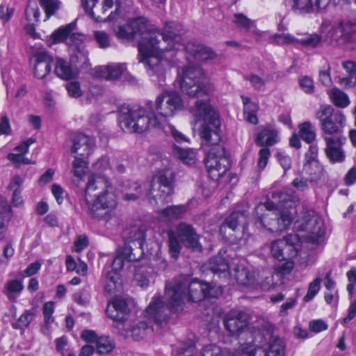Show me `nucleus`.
I'll return each instance as SVG.
<instances>
[{
    "label": "nucleus",
    "mask_w": 356,
    "mask_h": 356,
    "mask_svg": "<svg viewBox=\"0 0 356 356\" xmlns=\"http://www.w3.org/2000/svg\"><path fill=\"white\" fill-rule=\"evenodd\" d=\"M184 108L181 95L175 91H164L160 94L153 105L148 102L145 106L139 105L123 106L120 109L118 122L125 131L143 133L150 127L163 129L177 142L186 141V136L168 123V118L174 116Z\"/></svg>",
    "instance_id": "1"
},
{
    "label": "nucleus",
    "mask_w": 356,
    "mask_h": 356,
    "mask_svg": "<svg viewBox=\"0 0 356 356\" xmlns=\"http://www.w3.org/2000/svg\"><path fill=\"white\" fill-rule=\"evenodd\" d=\"M195 116L202 120L200 134L208 145L212 147L205 157V165L209 177L215 180L222 177L230 167V159L220 140V120L217 112L207 101H197L193 111Z\"/></svg>",
    "instance_id": "2"
},
{
    "label": "nucleus",
    "mask_w": 356,
    "mask_h": 356,
    "mask_svg": "<svg viewBox=\"0 0 356 356\" xmlns=\"http://www.w3.org/2000/svg\"><path fill=\"white\" fill-rule=\"evenodd\" d=\"M81 206L98 220L108 222L115 216L117 195L106 175L94 173L88 177Z\"/></svg>",
    "instance_id": "3"
},
{
    "label": "nucleus",
    "mask_w": 356,
    "mask_h": 356,
    "mask_svg": "<svg viewBox=\"0 0 356 356\" xmlns=\"http://www.w3.org/2000/svg\"><path fill=\"white\" fill-rule=\"evenodd\" d=\"M150 30L156 33V39L150 43L154 44L156 49L147 59L146 70L152 81L163 87L165 81L166 61L163 60L162 54L175 48V44L181 41L185 30L181 24L175 22H166L162 33L152 28Z\"/></svg>",
    "instance_id": "4"
},
{
    "label": "nucleus",
    "mask_w": 356,
    "mask_h": 356,
    "mask_svg": "<svg viewBox=\"0 0 356 356\" xmlns=\"http://www.w3.org/2000/svg\"><path fill=\"white\" fill-rule=\"evenodd\" d=\"M272 197L277 204L266 201L258 204L254 209V216L257 222L269 232H283L291 225L293 219L291 205H288L292 202V192L283 189L274 193Z\"/></svg>",
    "instance_id": "5"
},
{
    "label": "nucleus",
    "mask_w": 356,
    "mask_h": 356,
    "mask_svg": "<svg viewBox=\"0 0 356 356\" xmlns=\"http://www.w3.org/2000/svg\"><path fill=\"white\" fill-rule=\"evenodd\" d=\"M212 288L208 283L193 280L188 283L182 277L165 284V298L172 307H182L184 300L198 302L204 298L213 297Z\"/></svg>",
    "instance_id": "6"
},
{
    "label": "nucleus",
    "mask_w": 356,
    "mask_h": 356,
    "mask_svg": "<svg viewBox=\"0 0 356 356\" xmlns=\"http://www.w3.org/2000/svg\"><path fill=\"white\" fill-rule=\"evenodd\" d=\"M115 33L121 40H130L136 36L140 37L138 42L139 61L146 65L147 59L156 49L150 43L156 39V33L151 32L147 19L142 17L134 19L125 25L117 26Z\"/></svg>",
    "instance_id": "7"
},
{
    "label": "nucleus",
    "mask_w": 356,
    "mask_h": 356,
    "mask_svg": "<svg viewBox=\"0 0 356 356\" xmlns=\"http://www.w3.org/2000/svg\"><path fill=\"white\" fill-rule=\"evenodd\" d=\"M179 86L189 97L208 95L211 90L209 79L203 70L197 66H187L178 70Z\"/></svg>",
    "instance_id": "8"
},
{
    "label": "nucleus",
    "mask_w": 356,
    "mask_h": 356,
    "mask_svg": "<svg viewBox=\"0 0 356 356\" xmlns=\"http://www.w3.org/2000/svg\"><path fill=\"white\" fill-rule=\"evenodd\" d=\"M316 118L320 121L322 137L343 138V128L346 125V117L339 111H334V108L327 104L321 105L316 113Z\"/></svg>",
    "instance_id": "9"
},
{
    "label": "nucleus",
    "mask_w": 356,
    "mask_h": 356,
    "mask_svg": "<svg viewBox=\"0 0 356 356\" xmlns=\"http://www.w3.org/2000/svg\"><path fill=\"white\" fill-rule=\"evenodd\" d=\"M294 228L298 232H305L312 243H319L324 238L325 227L323 219L314 211H305L294 223Z\"/></svg>",
    "instance_id": "10"
},
{
    "label": "nucleus",
    "mask_w": 356,
    "mask_h": 356,
    "mask_svg": "<svg viewBox=\"0 0 356 356\" xmlns=\"http://www.w3.org/2000/svg\"><path fill=\"white\" fill-rule=\"evenodd\" d=\"M172 193V181L164 172H159L152 177L147 196L152 204H165L171 200Z\"/></svg>",
    "instance_id": "11"
},
{
    "label": "nucleus",
    "mask_w": 356,
    "mask_h": 356,
    "mask_svg": "<svg viewBox=\"0 0 356 356\" xmlns=\"http://www.w3.org/2000/svg\"><path fill=\"white\" fill-rule=\"evenodd\" d=\"M325 40L332 45H346L356 47V23L340 22L334 24L325 35Z\"/></svg>",
    "instance_id": "12"
},
{
    "label": "nucleus",
    "mask_w": 356,
    "mask_h": 356,
    "mask_svg": "<svg viewBox=\"0 0 356 356\" xmlns=\"http://www.w3.org/2000/svg\"><path fill=\"white\" fill-rule=\"evenodd\" d=\"M170 309L176 312L182 310L183 307H172L164 296H154L149 306L146 308L145 317L154 321L157 325L162 327L166 324L170 318Z\"/></svg>",
    "instance_id": "13"
},
{
    "label": "nucleus",
    "mask_w": 356,
    "mask_h": 356,
    "mask_svg": "<svg viewBox=\"0 0 356 356\" xmlns=\"http://www.w3.org/2000/svg\"><path fill=\"white\" fill-rule=\"evenodd\" d=\"M259 346L245 343L243 344L239 352L231 353L226 348H222L216 344L205 346L202 350V356H254Z\"/></svg>",
    "instance_id": "14"
},
{
    "label": "nucleus",
    "mask_w": 356,
    "mask_h": 356,
    "mask_svg": "<svg viewBox=\"0 0 356 356\" xmlns=\"http://www.w3.org/2000/svg\"><path fill=\"white\" fill-rule=\"evenodd\" d=\"M71 154L74 156L88 158L92 152L95 144L93 138L82 133H76L71 136Z\"/></svg>",
    "instance_id": "15"
},
{
    "label": "nucleus",
    "mask_w": 356,
    "mask_h": 356,
    "mask_svg": "<svg viewBox=\"0 0 356 356\" xmlns=\"http://www.w3.org/2000/svg\"><path fill=\"white\" fill-rule=\"evenodd\" d=\"M250 321V315L242 311L231 310L224 319V325L232 335L238 334L245 329Z\"/></svg>",
    "instance_id": "16"
},
{
    "label": "nucleus",
    "mask_w": 356,
    "mask_h": 356,
    "mask_svg": "<svg viewBox=\"0 0 356 356\" xmlns=\"http://www.w3.org/2000/svg\"><path fill=\"white\" fill-rule=\"evenodd\" d=\"M175 234L186 248L193 251H201L199 236L191 225L186 222L179 223L176 227Z\"/></svg>",
    "instance_id": "17"
},
{
    "label": "nucleus",
    "mask_w": 356,
    "mask_h": 356,
    "mask_svg": "<svg viewBox=\"0 0 356 356\" xmlns=\"http://www.w3.org/2000/svg\"><path fill=\"white\" fill-rule=\"evenodd\" d=\"M325 153L329 161L334 163H341L345 159V152L342 146L345 144L346 138H326Z\"/></svg>",
    "instance_id": "18"
},
{
    "label": "nucleus",
    "mask_w": 356,
    "mask_h": 356,
    "mask_svg": "<svg viewBox=\"0 0 356 356\" xmlns=\"http://www.w3.org/2000/svg\"><path fill=\"white\" fill-rule=\"evenodd\" d=\"M106 312L109 318L115 322L121 323L127 319L130 309L127 300L116 298L108 304Z\"/></svg>",
    "instance_id": "19"
},
{
    "label": "nucleus",
    "mask_w": 356,
    "mask_h": 356,
    "mask_svg": "<svg viewBox=\"0 0 356 356\" xmlns=\"http://www.w3.org/2000/svg\"><path fill=\"white\" fill-rule=\"evenodd\" d=\"M124 63H111L108 65L98 66L94 69V76L108 81L119 79L126 71Z\"/></svg>",
    "instance_id": "20"
},
{
    "label": "nucleus",
    "mask_w": 356,
    "mask_h": 356,
    "mask_svg": "<svg viewBox=\"0 0 356 356\" xmlns=\"http://www.w3.org/2000/svg\"><path fill=\"white\" fill-rule=\"evenodd\" d=\"M140 258V255L134 252V246L125 243L124 246L120 248L112 263V270L119 272L124 266L126 262L136 261Z\"/></svg>",
    "instance_id": "21"
},
{
    "label": "nucleus",
    "mask_w": 356,
    "mask_h": 356,
    "mask_svg": "<svg viewBox=\"0 0 356 356\" xmlns=\"http://www.w3.org/2000/svg\"><path fill=\"white\" fill-rule=\"evenodd\" d=\"M34 76L38 79H43L51 72L52 56L47 51H38L34 54Z\"/></svg>",
    "instance_id": "22"
},
{
    "label": "nucleus",
    "mask_w": 356,
    "mask_h": 356,
    "mask_svg": "<svg viewBox=\"0 0 356 356\" xmlns=\"http://www.w3.org/2000/svg\"><path fill=\"white\" fill-rule=\"evenodd\" d=\"M330 6V0H293V10L300 13L324 10Z\"/></svg>",
    "instance_id": "23"
},
{
    "label": "nucleus",
    "mask_w": 356,
    "mask_h": 356,
    "mask_svg": "<svg viewBox=\"0 0 356 356\" xmlns=\"http://www.w3.org/2000/svg\"><path fill=\"white\" fill-rule=\"evenodd\" d=\"M79 72L78 67L74 65L71 60L67 61L61 58L56 59L54 73L57 76L65 80H69L76 78Z\"/></svg>",
    "instance_id": "24"
},
{
    "label": "nucleus",
    "mask_w": 356,
    "mask_h": 356,
    "mask_svg": "<svg viewBox=\"0 0 356 356\" xmlns=\"http://www.w3.org/2000/svg\"><path fill=\"white\" fill-rule=\"evenodd\" d=\"M248 216L245 211H234L227 218H225L220 225L219 232L222 236L227 234V229L232 232L236 230L238 225L242 222H245Z\"/></svg>",
    "instance_id": "25"
},
{
    "label": "nucleus",
    "mask_w": 356,
    "mask_h": 356,
    "mask_svg": "<svg viewBox=\"0 0 356 356\" xmlns=\"http://www.w3.org/2000/svg\"><path fill=\"white\" fill-rule=\"evenodd\" d=\"M70 60L71 62L79 68L87 69L90 66L88 59V51L84 46H76L70 47Z\"/></svg>",
    "instance_id": "26"
},
{
    "label": "nucleus",
    "mask_w": 356,
    "mask_h": 356,
    "mask_svg": "<svg viewBox=\"0 0 356 356\" xmlns=\"http://www.w3.org/2000/svg\"><path fill=\"white\" fill-rule=\"evenodd\" d=\"M129 239L136 248L134 252L141 257L143 254L142 246L145 238V230L143 227H133L129 233Z\"/></svg>",
    "instance_id": "27"
},
{
    "label": "nucleus",
    "mask_w": 356,
    "mask_h": 356,
    "mask_svg": "<svg viewBox=\"0 0 356 356\" xmlns=\"http://www.w3.org/2000/svg\"><path fill=\"white\" fill-rule=\"evenodd\" d=\"M186 49L199 60H207L216 57L215 53L211 49L200 44H188Z\"/></svg>",
    "instance_id": "28"
},
{
    "label": "nucleus",
    "mask_w": 356,
    "mask_h": 356,
    "mask_svg": "<svg viewBox=\"0 0 356 356\" xmlns=\"http://www.w3.org/2000/svg\"><path fill=\"white\" fill-rule=\"evenodd\" d=\"M186 211V207L184 205L169 206L159 212V217L163 221L177 220L181 218Z\"/></svg>",
    "instance_id": "29"
},
{
    "label": "nucleus",
    "mask_w": 356,
    "mask_h": 356,
    "mask_svg": "<svg viewBox=\"0 0 356 356\" xmlns=\"http://www.w3.org/2000/svg\"><path fill=\"white\" fill-rule=\"evenodd\" d=\"M277 131L274 129H266L262 130L257 138V143L259 146H271L277 143Z\"/></svg>",
    "instance_id": "30"
},
{
    "label": "nucleus",
    "mask_w": 356,
    "mask_h": 356,
    "mask_svg": "<svg viewBox=\"0 0 356 356\" xmlns=\"http://www.w3.org/2000/svg\"><path fill=\"white\" fill-rule=\"evenodd\" d=\"M24 289L22 281L19 280H13L7 282L4 288V293L7 298L15 302Z\"/></svg>",
    "instance_id": "31"
},
{
    "label": "nucleus",
    "mask_w": 356,
    "mask_h": 356,
    "mask_svg": "<svg viewBox=\"0 0 356 356\" xmlns=\"http://www.w3.org/2000/svg\"><path fill=\"white\" fill-rule=\"evenodd\" d=\"M285 245L286 242L281 239L274 241L270 248L273 257L280 261L294 257L293 255H289V251H287Z\"/></svg>",
    "instance_id": "32"
},
{
    "label": "nucleus",
    "mask_w": 356,
    "mask_h": 356,
    "mask_svg": "<svg viewBox=\"0 0 356 356\" xmlns=\"http://www.w3.org/2000/svg\"><path fill=\"white\" fill-rule=\"evenodd\" d=\"M152 327L145 321H140L135 323L131 329V335L136 341L144 339L147 336L151 334Z\"/></svg>",
    "instance_id": "33"
},
{
    "label": "nucleus",
    "mask_w": 356,
    "mask_h": 356,
    "mask_svg": "<svg viewBox=\"0 0 356 356\" xmlns=\"http://www.w3.org/2000/svg\"><path fill=\"white\" fill-rule=\"evenodd\" d=\"M245 79L248 81L251 86L256 90H264L266 84L270 81V76L266 74H262L259 76L255 74H250L245 76Z\"/></svg>",
    "instance_id": "34"
},
{
    "label": "nucleus",
    "mask_w": 356,
    "mask_h": 356,
    "mask_svg": "<svg viewBox=\"0 0 356 356\" xmlns=\"http://www.w3.org/2000/svg\"><path fill=\"white\" fill-rule=\"evenodd\" d=\"M318 148L316 145H311L308 151L305 154V163L306 170H309V165L314 167L316 172L320 170V163L317 159Z\"/></svg>",
    "instance_id": "35"
},
{
    "label": "nucleus",
    "mask_w": 356,
    "mask_h": 356,
    "mask_svg": "<svg viewBox=\"0 0 356 356\" xmlns=\"http://www.w3.org/2000/svg\"><path fill=\"white\" fill-rule=\"evenodd\" d=\"M172 154L188 165H192L195 162V153L188 149H182L174 145L172 146Z\"/></svg>",
    "instance_id": "36"
},
{
    "label": "nucleus",
    "mask_w": 356,
    "mask_h": 356,
    "mask_svg": "<svg viewBox=\"0 0 356 356\" xmlns=\"http://www.w3.org/2000/svg\"><path fill=\"white\" fill-rule=\"evenodd\" d=\"M299 136L307 143L311 144L316 139V131L310 122H305L298 126Z\"/></svg>",
    "instance_id": "37"
},
{
    "label": "nucleus",
    "mask_w": 356,
    "mask_h": 356,
    "mask_svg": "<svg viewBox=\"0 0 356 356\" xmlns=\"http://www.w3.org/2000/svg\"><path fill=\"white\" fill-rule=\"evenodd\" d=\"M343 67L348 73V76L342 79V83L349 88L356 86V63L353 61H345Z\"/></svg>",
    "instance_id": "38"
},
{
    "label": "nucleus",
    "mask_w": 356,
    "mask_h": 356,
    "mask_svg": "<svg viewBox=\"0 0 356 356\" xmlns=\"http://www.w3.org/2000/svg\"><path fill=\"white\" fill-rule=\"evenodd\" d=\"M208 268L213 273H226L229 266L227 261L221 256L211 258L208 263Z\"/></svg>",
    "instance_id": "39"
},
{
    "label": "nucleus",
    "mask_w": 356,
    "mask_h": 356,
    "mask_svg": "<svg viewBox=\"0 0 356 356\" xmlns=\"http://www.w3.org/2000/svg\"><path fill=\"white\" fill-rule=\"evenodd\" d=\"M34 316L35 312L33 310H25V312L19 317L17 321L12 323L13 328L15 330H21L24 332L32 322Z\"/></svg>",
    "instance_id": "40"
},
{
    "label": "nucleus",
    "mask_w": 356,
    "mask_h": 356,
    "mask_svg": "<svg viewBox=\"0 0 356 356\" xmlns=\"http://www.w3.org/2000/svg\"><path fill=\"white\" fill-rule=\"evenodd\" d=\"M127 191L123 195V199L127 201H135L141 195V187L135 181H127L125 184Z\"/></svg>",
    "instance_id": "41"
},
{
    "label": "nucleus",
    "mask_w": 356,
    "mask_h": 356,
    "mask_svg": "<svg viewBox=\"0 0 356 356\" xmlns=\"http://www.w3.org/2000/svg\"><path fill=\"white\" fill-rule=\"evenodd\" d=\"M235 277L237 282L242 285L249 286L252 284L255 280L253 273L250 272L245 268H238L235 270Z\"/></svg>",
    "instance_id": "42"
},
{
    "label": "nucleus",
    "mask_w": 356,
    "mask_h": 356,
    "mask_svg": "<svg viewBox=\"0 0 356 356\" xmlns=\"http://www.w3.org/2000/svg\"><path fill=\"white\" fill-rule=\"evenodd\" d=\"M168 243H169V252L171 257L174 259H177L181 252V245L177 237L175 232L173 230H169L168 232Z\"/></svg>",
    "instance_id": "43"
},
{
    "label": "nucleus",
    "mask_w": 356,
    "mask_h": 356,
    "mask_svg": "<svg viewBox=\"0 0 356 356\" xmlns=\"http://www.w3.org/2000/svg\"><path fill=\"white\" fill-rule=\"evenodd\" d=\"M330 98L334 105L340 108H345L350 104L348 95L337 88L331 90Z\"/></svg>",
    "instance_id": "44"
},
{
    "label": "nucleus",
    "mask_w": 356,
    "mask_h": 356,
    "mask_svg": "<svg viewBox=\"0 0 356 356\" xmlns=\"http://www.w3.org/2000/svg\"><path fill=\"white\" fill-rule=\"evenodd\" d=\"M39 3L43 8L47 19L56 14L61 4L59 0H39Z\"/></svg>",
    "instance_id": "45"
},
{
    "label": "nucleus",
    "mask_w": 356,
    "mask_h": 356,
    "mask_svg": "<svg viewBox=\"0 0 356 356\" xmlns=\"http://www.w3.org/2000/svg\"><path fill=\"white\" fill-rule=\"evenodd\" d=\"M265 356H284V345L282 340L279 338L273 339Z\"/></svg>",
    "instance_id": "46"
},
{
    "label": "nucleus",
    "mask_w": 356,
    "mask_h": 356,
    "mask_svg": "<svg viewBox=\"0 0 356 356\" xmlns=\"http://www.w3.org/2000/svg\"><path fill=\"white\" fill-rule=\"evenodd\" d=\"M26 18L29 23L35 24L40 20V12L37 3L35 1L29 2L26 10Z\"/></svg>",
    "instance_id": "47"
},
{
    "label": "nucleus",
    "mask_w": 356,
    "mask_h": 356,
    "mask_svg": "<svg viewBox=\"0 0 356 356\" xmlns=\"http://www.w3.org/2000/svg\"><path fill=\"white\" fill-rule=\"evenodd\" d=\"M85 159L75 156L72 163V172L75 177L80 179L85 175L87 169L88 164Z\"/></svg>",
    "instance_id": "48"
},
{
    "label": "nucleus",
    "mask_w": 356,
    "mask_h": 356,
    "mask_svg": "<svg viewBox=\"0 0 356 356\" xmlns=\"http://www.w3.org/2000/svg\"><path fill=\"white\" fill-rule=\"evenodd\" d=\"M97 349L99 354H108L113 351L114 344L108 337H99L97 341Z\"/></svg>",
    "instance_id": "49"
},
{
    "label": "nucleus",
    "mask_w": 356,
    "mask_h": 356,
    "mask_svg": "<svg viewBox=\"0 0 356 356\" xmlns=\"http://www.w3.org/2000/svg\"><path fill=\"white\" fill-rule=\"evenodd\" d=\"M72 31L71 24H68L65 27H60L55 31L51 35L52 43H58L65 40L70 35Z\"/></svg>",
    "instance_id": "50"
},
{
    "label": "nucleus",
    "mask_w": 356,
    "mask_h": 356,
    "mask_svg": "<svg viewBox=\"0 0 356 356\" xmlns=\"http://www.w3.org/2000/svg\"><path fill=\"white\" fill-rule=\"evenodd\" d=\"M321 278L317 277L309 284L307 293L303 298L305 302L312 300L318 293L321 289Z\"/></svg>",
    "instance_id": "51"
},
{
    "label": "nucleus",
    "mask_w": 356,
    "mask_h": 356,
    "mask_svg": "<svg viewBox=\"0 0 356 356\" xmlns=\"http://www.w3.org/2000/svg\"><path fill=\"white\" fill-rule=\"evenodd\" d=\"M273 39L277 44H290L299 42L297 38L289 33L275 34Z\"/></svg>",
    "instance_id": "52"
},
{
    "label": "nucleus",
    "mask_w": 356,
    "mask_h": 356,
    "mask_svg": "<svg viewBox=\"0 0 356 356\" xmlns=\"http://www.w3.org/2000/svg\"><path fill=\"white\" fill-rule=\"evenodd\" d=\"M286 242V248L287 251H289V255L296 257L298 254L295 245L298 242V237L296 234H288L283 239H281Z\"/></svg>",
    "instance_id": "53"
},
{
    "label": "nucleus",
    "mask_w": 356,
    "mask_h": 356,
    "mask_svg": "<svg viewBox=\"0 0 356 356\" xmlns=\"http://www.w3.org/2000/svg\"><path fill=\"white\" fill-rule=\"evenodd\" d=\"M120 280L118 272L112 271L108 273L105 290L108 293H113L117 287Z\"/></svg>",
    "instance_id": "54"
},
{
    "label": "nucleus",
    "mask_w": 356,
    "mask_h": 356,
    "mask_svg": "<svg viewBox=\"0 0 356 356\" xmlns=\"http://www.w3.org/2000/svg\"><path fill=\"white\" fill-rule=\"evenodd\" d=\"M54 312V302H47L43 305L42 313L44 316V323L51 324L54 321V318L52 316Z\"/></svg>",
    "instance_id": "55"
},
{
    "label": "nucleus",
    "mask_w": 356,
    "mask_h": 356,
    "mask_svg": "<svg viewBox=\"0 0 356 356\" xmlns=\"http://www.w3.org/2000/svg\"><path fill=\"white\" fill-rule=\"evenodd\" d=\"M291 259H284V263L277 265L275 268L276 273L281 275L289 274L294 268V263Z\"/></svg>",
    "instance_id": "56"
},
{
    "label": "nucleus",
    "mask_w": 356,
    "mask_h": 356,
    "mask_svg": "<svg viewBox=\"0 0 356 356\" xmlns=\"http://www.w3.org/2000/svg\"><path fill=\"white\" fill-rule=\"evenodd\" d=\"M233 22L240 28L248 30L252 24V21L248 18L243 14H235L234 15Z\"/></svg>",
    "instance_id": "57"
},
{
    "label": "nucleus",
    "mask_w": 356,
    "mask_h": 356,
    "mask_svg": "<svg viewBox=\"0 0 356 356\" xmlns=\"http://www.w3.org/2000/svg\"><path fill=\"white\" fill-rule=\"evenodd\" d=\"M115 4L116 5V9H115V14L113 13H111L108 17L105 19V21H112L115 19V15H118L119 14V8L120 7V5L118 2V0H104V2H103V6H102V12L104 13H106V11L112 8L113 6Z\"/></svg>",
    "instance_id": "58"
},
{
    "label": "nucleus",
    "mask_w": 356,
    "mask_h": 356,
    "mask_svg": "<svg viewBox=\"0 0 356 356\" xmlns=\"http://www.w3.org/2000/svg\"><path fill=\"white\" fill-rule=\"evenodd\" d=\"M94 35L99 47L104 49L110 46L109 36L106 32L97 31L94 33Z\"/></svg>",
    "instance_id": "59"
},
{
    "label": "nucleus",
    "mask_w": 356,
    "mask_h": 356,
    "mask_svg": "<svg viewBox=\"0 0 356 356\" xmlns=\"http://www.w3.org/2000/svg\"><path fill=\"white\" fill-rule=\"evenodd\" d=\"M270 156V149L268 147H263L259 152L257 167L263 170L267 165L268 159Z\"/></svg>",
    "instance_id": "60"
},
{
    "label": "nucleus",
    "mask_w": 356,
    "mask_h": 356,
    "mask_svg": "<svg viewBox=\"0 0 356 356\" xmlns=\"http://www.w3.org/2000/svg\"><path fill=\"white\" fill-rule=\"evenodd\" d=\"M66 89L70 97L77 98L81 97L82 95L80 84L77 81H72L66 83Z\"/></svg>",
    "instance_id": "61"
},
{
    "label": "nucleus",
    "mask_w": 356,
    "mask_h": 356,
    "mask_svg": "<svg viewBox=\"0 0 356 356\" xmlns=\"http://www.w3.org/2000/svg\"><path fill=\"white\" fill-rule=\"evenodd\" d=\"M241 99L244 106V114L249 113H257L259 110V106L257 103L252 102L248 97L241 96Z\"/></svg>",
    "instance_id": "62"
},
{
    "label": "nucleus",
    "mask_w": 356,
    "mask_h": 356,
    "mask_svg": "<svg viewBox=\"0 0 356 356\" xmlns=\"http://www.w3.org/2000/svg\"><path fill=\"white\" fill-rule=\"evenodd\" d=\"M94 168L99 172H104L107 170H111L108 158L106 156L101 157L95 164Z\"/></svg>",
    "instance_id": "63"
},
{
    "label": "nucleus",
    "mask_w": 356,
    "mask_h": 356,
    "mask_svg": "<svg viewBox=\"0 0 356 356\" xmlns=\"http://www.w3.org/2000/svg\"><path fill=\"white\" fill-rule=\"evenodd\" d=\"M14 12L15 9L13 7L4 4L0 5V19L4 22H7L10 19Z\"/></svg>",
    "instance_id": "64"
}]
</instances>
